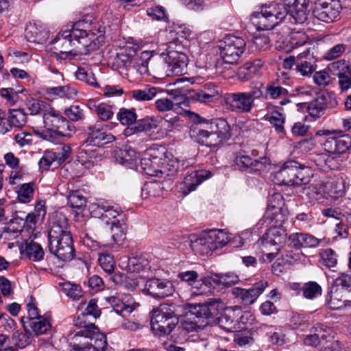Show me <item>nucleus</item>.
Here are the masks:
<instances>
[{
    "label": "nucleus",
    "instance_id": "6e6552de",
    "mask_svg": "<svg viewBox=\"0 0 351 351\" xmlns=\"http://www.w3.org/2000/svg\"><path fill=\"white\" fill-rule=\"evenodd\" d=\"M220 56L226 64H237L245 47V41L241 37L228 35L220 42Z\"/></svg>",
    "mask_w": 351,
    "mask_h": 351
},
{
    "label": "nucleus",
    "instance_id": "b1692460",
    "mask_svg": "<svg viewBox=\"0 0 351 351\" xmlns=\"http://www.w3.org/2000/svg\"><path fill=\"white\" fill-rule=\"evenodd\" d=\"M101 310L97 306V300L93 298L88 302L84 312H82L73 319L74 325L81 329H88L90 325H95L93 323L87 322L86 319L88 316H92L94 319L99 317Z\"/></svg>",
    "mask_w": 351,
    "mask_h": 351
},
{
    "label": "nucleus",
    "instance_id": "4d7b16f0",
    "mask_svg": "<svg viewBox=\"0 0 351 351\" xmlns=\"http://www.w3.org/2000/svg\"><path fill=\"white\" fill-rule=\"evenodd\" d=\"M46 93L49 95H53L68 99L74 98L77 94V91L69 85L47 88Z\"/></svg>",
    "mask_w": 351,
    "mask_h": 351
},
{
    "label": "nucleus",
    "instance_id": "de8ad7c7",
    "mask_svg": "<svg viewBox=\"0 0 351 351\" xmlns=\"http://www.w3.org/2000/svg\"><path fill=\"white\" fill-rule=\"evenodd\" d=\"M98 208L102 210L101 217L109 220L114 219L117 217H123V212L118 205H111L108 202H100Z\"/></svg>",
    "mask_w": 351,
    "mask_h": 351
},
{
    "label": "nucleus",
    "instance_id": "473e14b6",
    "mask_svg": "<svg viewBox=\"0 0 351 351\" xmlns=\"http://www.w3.org/2000/svg\"><path fill=\"white\" fill-rule=\"evenodd\" d=\"M149 157H138V168L150 176L161 178L160 170V158L157 156L148 155Z\"/></svg>",
    "mask_w": 351,
    "mask_h": 351
},
{
    "label": "nucleus",
    "instance_id": "8fccbe9b",
    "mask_svg": "<svg viewBox=\"0 0 351 351\" xmlns=\"http://www.w3.org/2000/svg\"><path fill=\"white\" fill-rule=\"evenodd\" d=\"M47 32L38 29L35 23L30 24L25 29V37L29 42L42 43L47 39Z\"/></svg>",
    "mask_w": 351,
    "mask_h": 351
},
{
    "label": "nucleus",
    "instance_id": "bb28decb",
    "mask_svg": "<svg viewBox=\"0 0 351 351\" xmlns=\"http://www.w3.org/2000/svg\"><path fill=\"white\" fill-rule=\"evenodd\" d=\"M21 322L26 332L37 336L46 333L51 327L50 321L46 315L29 321H25V318L23 317Z\"/></svg>",
    "mask_w": 351,
    "mask_h": 351
},
{
    "label": "nucleus",
    "instance_id": "393cba45",
    "mask_svg": "<svg viewBox=\"0 0 351 351\" xmlns=\"http://www.w3.org/2000/svg\"><path fill=\"white\" fill-rule=\"evenodd\" d=\"M219 96L218 87L213 83L204 84L200 89L190 93L191 99L202 103H210L217 100Z\"/></svg>",
    "mask_w": 351,
    "mask_h": 351
},
{
    "label": "nucleus",
    "instance_id": "c756f323",
    "mask_svg": "<svg viewBox=\"0 0 351 351\" xmlns=\"http://www.w3.org/2000/svg\"><path fill=\"white\" fill-rule=\"evenodd\" d=\"M75 38H73V29L60 31L51 41L50 44L55 45L54 48L60 51L75 49Z\"/></svg>",
    "mask_w": 351,
    "mask_h": 351
},
{
    "label": "nucleus",
    "instance_id": "4c0bfd02",
    "mask_svg": "<svg viewBox=\"0 0 351 351\" xmlns=\"http://www.w3.org/2000/svg\"><path fill=\"white\" fill-rule=\"evenodd\" d=\"M138 277L136 274L128 273L123 275L121 273H114L112 277V280L115 285H119L128 291H133L139 285Z\"/></svg>",
    "mask_w": 351,
    "mask_h": 351
},
{
    "label": "nucleus",
    "instance_id": "3c124183",
    "mask_svg": "<svg viewBox=\"0 0 351 351\" xmlns=\"http://www.w3.org/2000/svg\"><path fill=\"white\" fill-rule=\"evenodd\" d=\"M8 121L10 127L22 128L27 122V114L24 109H10Z\"/></svg>",
    "mask_w": 351,
    "mask_h": 351
},
{
    "label": "nucleus",
    "instance_id": "6e6d98bb",
    "mask_svg": "<svg viewBox=\"0 0 351 351\" xmlns=\"http://www.w3.org/2000/svg\"><path fill=\"white\" fill-rule=\"evenodd\" d=\"M62 292L73 300H79L84 295V291L80 285L65 282L62 285Z\"/></svg>",
    "mask_w": 351,
    "mask_h": 351
},
{
    "label": "nucleus",
    "instance_id": "49530a36",
    "mask_svg": "<svg viewBox=\"0 0 351 351\" xmlns=\"http://www.w3.org/2000/svg\"><path fill=\"white\" fill-rule=\"evenodd\" d=\"M313 176L311 168L299 163V167H296L295 178H294L293 186H301L308 184Z\"/></svg>",
    "mask_w": 351,
    "mask_h": 351
},
{
    "label": "nucleus",
    "instance_id": "ddd939ff",
    "mask_svg": "<svg viewBox=\"0 0 351 351\" xmlns=\"http://www.w3.org/2000/svg\"><path fill=\"white\" fill-rule=\"evenodd\" d=\"M224 304L219 300L216 299H210L209 302L205 304H195L191 307L190 312L197 318L207 320L206 323H211L215 317L219 315L220 311L223 309Z\"/></svg>",
    "mask_w": 351,
    "mask_h": 351
},
{
    "label": "nucleus",
    "instance_id": "5fc2aeb1",
    "mask_svg": "<svg viewBox=\"0 0 351 351\" xmlns=\"http://www.w3.org/2000/svg\"><path fill=\"white\" fill-rule=\"evenodd\" d=\"M80 239L82 245L93 252L100 253L107 247L94 239L86 230L81 232Z\"/></svg>",
    "mask_w": 351,
    "mask_h": 351
},
{
    "label": "nucleus",
    "instance_id": "0e129e2a",
    "mask_svg": "<svg viewBox=\"0 0 351 351\" xmlns=\"http://www.w3.org/2000/svg\"><path fill=\"white\" fill-rule=\"evenodd\" d=\"M34 183H25L19 186L17 190L18 199L22 203H29L34 196Z\"/></svg>",
    "mask_w": 351,
    "mask_h": 351
},
{
    "label": "nucleus",
    "instance_id": "e2e57ef3",
    "mask_svg": "<svg viewBox=\"0 0 351 351\" xmlns=\"http://www.w3.org/2000/svg\"><path fill=\"white\" fill-rule=\"evenodd\" d=\"M319 256V263L328 268L335 267L337 264V255L330 248L321 250Z\"/></svg>",
    "mask_w": 351,
    "mask_h": 351
},
{
    "label": "nucleus",
    "instance_id": "774afa93",
    "mask_svg": "<svg viewBox=\"0 0 351 351\" xmlns=\"http://www.w3.org/2000/svg\"><path fill=\"white\" fill-rule=\"evenodd\" d=\"M68 205L71 208L81 210L86 204V198L79 191L72 192L67 198Z\"/></svg>",
    "mask_w": 351,
    "mask_h": 351
},
{
    "label": "nucleus",
    "instance_id": "2eb2a0df",
    "mask_svg": "<svg viewBox=\"0 0 351 351\" xmlns=\"http://www.w3.org/2000/svg\"><path fill=\"white\" fill-rule=\"evenodd\" d=\"M165 62L167 66V75H182L187 71L188 57L182 52L167 50Z\"/></svg>",
    "mask_w": 351,
    "mask_h": 351
},
{
    "label": "nucleus",
    "instance_id": "09e8293b",
    "mask_svg": "<svg viewBox=\"0 0 351 351\" xmlns=\"http://www.w3.org/2000/svg\"><path fill=\"white\" fill-rule=\"evenodd\" d=\"M163 189V185L160 182H149L144 184L141 195L143 198L158 197L162 195Z\"/></svg>",
    "mask_w": 351,
    "mask_h": 351
},
{
    "label": "nucleus",
    "instance_id": "58836bf2",
    "mask_svg": "<svg viewBox=\"0 0 351 351\" xmlns=\"http://www.w3.org/2000/svg\"><path fill=\"white\" fill-rule=\"evenodd\" d=\"M88 107L97 114L99 119L103 121L110 120L113 117L112 106L104 103L98 102L93 99H90L87 103Z\"/></svg>",
    "mask_w": 351,
    "mask_h": 351
},
{
    "label": "nucleus",
    "instance_id": "412c9836",
    "mask_svg": "<svg viewBox=\"0 0 351 351\" xmlns=\"http://www.w3.org/2000/svg\"><path fill=\"white\" fill-rule=\"evenodd\" d=\"M211 176L212 173L210 171L206 170L195 171L191 174L186 175L180 184L181 192L184 195H187Z\"/></svg>",
    "mask_w": 351,
    "mask_h": 351
},
{
    "label": "nucleus",
    "instance_id": "bf43d9fd",
    "mask_svg": "<svg viewBox=\"0 0 351 351\" xmlns=\"http://www.w3.org/2000/svg\"><path fill=\"white\" fill-rule=\"evenodd\" d=\"M157 93L158 89L154 86L131 91L132 97L138 101L152 100L156 96Z\"/></svg>",
    "mask_w": 351,
    "mask_h": 351
},
{
    "label": "nucleus",
    "instance_id": "9b49d317",
    "mask_svg": "<svg viewBox=\"0 0 351 351\" xmlns=\"http://www.w3.org/2000/svg\"><path fill=\"white\" fill-rule=\"evenodd\" d=\"M104 300L114 312L123 317L130 315L139 306L129 293H117L104 298Z\"/></svg>",
    "mask_w": 351,
    "mask_h": 351
},
{
    "label": "nucleus",
    "instance_id": "f8f14e48",
    "mask_svg": "<svg viewBox=\"0 0 351 351\" xmlns=\"http://www.w3.org/2000/svg\"><path fill=\"white\" fill-rule=\"evenodd\" d=\"M258 155H237L234 160V169L248 172L262 171L270 164V159L264 155L258 157Z\"/></svg>",
    "mask_w": 351,
    "mask_h": 351
},
{
    "label": "nucleus",
    "instance_id": "f03ea898",
    "mask_svg": "<svg viewBox=\"0 0 351 351\" xmlns=\"http://www.w3.org/2000/svg\"><path fill=\"white\" fill-rule=\"evenodd\" d=\"M49 252L62 261H71L75 254L73 239L68 229V220L62 213H53L49 220Z\"/></svg>",
    "mask_w": 351,
    "mask_h": 351
},
{
    "label": "nucleus",
    "instance_id": "cd10ccee",
    "mask_svg": "<svg viewBox=\"0 0 351 351\" xmlns=\"http://www.w3.org/2000/svg\"><path fill=\"white\" fill-rule=\"evenodd\" d=\"M271 36L273 38H276V48L287 51L290 50L291 48H297L304 45L308 40L307 36L304 34L300 32L291 34L288 40L283 37H280L278 39V36L274 33H271Z\"/></svg>",
    "mask_w": 351,
    "mask_h": 351
},
{
    "label": "nucleus",
    "instance_id": "864d4df0",
    "mask_svg": "<svg viewBox=\"0 0 351 351\" xmlns=\"http://www.w3.org/2000/svg\"><path fill=\"white\" fill-rule=\"evenodd\" d=\"M207 231L215 246V250L222 248L229 242V237L223 230L212 229Z\"/></svg>",
    "mask_w": 351,
    "mask_h": 351
},
{
    "label": "nucleus",
    "instance_id": "c85d7f7f",
    "mask_svg": "<svg viewBox=\"0 0 351 351\" xmlns=\"http://www.w3.org/2000/svg\"><path fill=\"white\" fill-rule=\"evenodd\" d=\"M313 59V54H310L309 49L300 53L297 56L296 71L303 76L312 74L317 67Z\"/></svg>",
    "mask_w": 351,
    "mask_h": 351
},
{
    "label": "nucleus",
    "instance_id": "4468645a",
    "mask_svg": "<svg viewBox=\"0 0 351 351\" xmlns=\"http://www.w3.org/2000/svg\"><path fill=\"white\" fill-rule=\"evenodd\" d=\"M223 101L227 110L238 113L250 112L253 108L245 92L226 93Z\"/></svg>",
    "mask_w": 351,
    "mask_h": 351
},
{
    "label": "nucleus",
    "instance_id": "ea45409f",
    "mask_svg": "<svg viewBox=\"0 0 351 351\" xmlns=\"http://www.w3.org/2000/svg\"><path fill=\"white\" fill-rule=\"evenodd\" d=\"M197 141L199 143L210 147L217 148L223 144L224 140L221 139L213 130L208 132L199 130L197 133Z\"/></svg>",
    "mask_w": 351,
    "mask_h": 351
},
{
    "label": "nucleus",
    "instance_id": "0eeeda50",
    "mask_svg": "<svg viewBox=\"0 0 351 351\" xmlns=\"http://www.w3.org/2000/svg\"><path fill=\"white\" fill-rule=\"evenodd\" d=\"M306 106L308 114L315 119L322 117L328 110L338 106L337 99L332 92L322 90L316 93L315 97L309 103H303Z\"/></svg>",
    "mask_w": 351,
    "mask_h": 351
},
{
    "label": "nucleus",
    "instance_id": "69168bd1",
    "mask_svg": "<svg viewBox=\"0 0 351 351\" xmlns=\"http://www.w3.org/2000/svg\"><path fill=\"white\" fill-rule=\"evenodd\" d=\"M114 161L122 166L138 169V158L137 155H114Z\"/></svg>",
    "mask_w": 351,
    "mask_h": 351
},
{
    "label": "nucleus",
    "instance_id": "f3484780",
    "mask_svg": "<svg viewBox=\"0 0 351 351\" xmlns=\"http://www.w3.org/2000/svg\"><path fill=\"white\" fill-rule=\"evenodd\" d=\"M267 286L268 282L267 281L261 280L250 289L234 287L231 292L236 298L241 300L243 304H252L263 293Z\"/></svg>",
    "mask_w": 351,
    "mask_h": 351
},
{
    "label": "nucleus",
    "instance_id": "a18cd8bd",
    "mask_svg": "<svg viewBox=\"0 0 351 351\" xmlns=\"http://www.w3.org/2000/svg\"><path fill=\"white\" fill-rule=\"evenodd\" d=\"M136 53V51L132 47L124 49L117 53L116 63L120 67H123L126 70H130Z\"/></svg>",
    "mask_w": 351,
    "mask_h": 351
},
{
    "label": "nucleus",
    "instance_id": "aec40b11",
    "mask_svg": "<svg viewBox=\"0 0 351 351\" xmlns=\"http://www.w3.org/2000/svg\"><path fill=\"white\" fill-rule=\"evenodd\" d=\"M146 289L154 298H164L173 294L174 289L169 280L152 278L147 281Z\"/></svg>",
    "mask_w": 351,
    "mask_h": 351
},
{
    "label": "nucleus",
    "instance_id": "f704fd0d",
    "mask_svg": "<svg viewBox=\"0 0 351 351\" xmlns=\"http://www.w3.org/2000/svg\"><path fill=\"white\" fill-rule=\"evenodd\" d=\"M284 204V198L282 194L280 193H274L269 197L267 207L263 217L271 219L277 218V215H283L281 211Z\"/></svg>",
    "mask_w": 351,
    "mask_h": 351
},
{
    "label": "nucleus",
    "instance_id": "37998d69",
    "mask_svg": "<svg viewBox=\"0 0 351 351\" xmlns=\"http://www.w3.org/2000/svg\"><path fill=\"white\" fill-rule=\"evenodd\" d=\"M210 128L225 141L232 136L230 125L225 119L219 118L213 120Z\"/></svg>",
    "mask_w": 351,
    "mask_h": 351
},
{
    "label": "nucleus",
    "instance_id": "052dcab7",
    "mask_svg": "<svg viewBox=\"0 0 351 351\" xmlns=\"http://www.w3.org/2000/svg\"><path fill=\"white\" fill-rule=\"evenodd\" d=\"M266 91L267 95L272 99H276L289 95V91L282 86L280 80L268 84Z\"/></svg>",
    "mask_w": 351,
    "mask_h": 351
},
{
    "label": "nucleus",
    "instance_id": "c9c22d12",
    "mask_svg": "<svg viewBox=\"0 0 351 351\" xmlns=\"http://www.w3.org/2000/svg\"><path fill=\"white\" fill-rule=\"evenodd\" d=\"M21 253L23 256L34 262L43 260L45 254L41 245L34 241H27L21 247Z\"/></svg>",
    "mask_w": 351,
    "mask_h": 351
},
{
    "label": "nucleus",
    "instance_id": "423d86ee",
    "mask_svg": "<svg viewBox=\"0 0 351 351\" xmlns=\"http://www.w3.org/2000/svg\"><path fill=\"white\" fill-rule=\"evenodd\" d=\"M43 127L58 136L70 137L75 132V126L51 106L43 116Z\"/></svg>",
    "mask_w": 351,
    "mask_h": 351
},
{
    "label": "nucleus",
    "instance_id": "9d476101",
    "mask_svg": "<svg viewBox=\"0 0 351 351\" xmlns=\"http://www.w3.org/2000/svg\"><path fill=\"white\" fill-rule=\"evenodd\" d=\"M75 49L77 53L88 54L98 49L104 43V38L85 32L73 30Z\"/></svg>",
    "mask_w": 351,
    "mask_h": 351
},
{
    "label": "nucleus",
    "instance_id": "a19ab883",
    "mask_svg": "<svg viewBox=\"0 0 351 351\" xmlns=\"http://www.w3.org/2000/svg\"><path fill=\"white\" fill-rule=\"evenodd\" d=\"M68 156L60 155L58 157L57 155H43L38 162L40 171H48L58 168L67 159Z\"/></svg>",
    "mask_w": 351,
    "mask_h": 351
},
{
    "label": "nucleus",
    "instance_id": "2f4dec72",
    "mask_svg": "<svg viewBox=\"0 0 351 351\" xmlns=\"http://www.w3.org/2000/svg\"><path fill=\"white\" fill-rule=\"evenodd\" d=\"M127 268L128 272L136 274L138 277L147 278L149 277L151 266L147 259L132 257L128 259Z\"/></svg>",
    "mask_w": 351,
    "mask_h": 351
},
{
    "label": "nucleus",
    "instance_id": "dca6fc26",
    "mask_svg": "<svg viewBox=\"0 0 351 351\" xmlns=\"http://www.w3.org/2000/svg\"><path fill=\"white\" fill-rule=\"evenodd\" d=\"M240 313L238 311V315H237V311L234 309L232 308H226L223 313L220 311L219 315L216 316L211 323H215L219 328L226 332H236L240 329V327L238 326L239 322L244 323V315L240 316V321L239 322L238 317Z\"/></svg>",
    "mask_w": 351,
    "mask_h": 351
},
{
    "label": "nucleus",
    "instance_id": "7ed1b4c3",
    "mask_svg": "<svg viewBox=\"0 0 351 351\" xmlns=\"http://www.w3.org/2000/svg\"><path fill=\"white\" fill-rule=\"evenodd\" d=\"M179 319L174 307L168 304H161L150 312L151 329L154 335L165 337L171 333Z\"/></svg>",
    "mask_w": 351,
    "mask_h": 351
},
{
    "label": "nucleus",
    "instance_id": "20e7f679",
    "mask_svg": "<svg viewBox=\"0 0 351 351\" xmlns=\"http://www.w3.org/2000/svg\"><path fill=\"white\" fill-rule=\"evenodd\" d=\"M285 221L283 215H277V218L266 219L263 217L259 220L256 227L254 228L258 230L262 228H267V230L262 237L259 239L261 245L264 249L269 250L268 247L271 246H280L279 244L285 237V230L282 228ZM265 253V251H263Z\"/></svg>",
    "mask_w": 351,
    "mask_h": 351
},
{
    "label": "nucleus",
    "instance_id": "1a4fd4ad",
    "mask_svg": "<svg viewBox=\"0 0 351 351\" xmlns=\"http://www.w3.org/2000/svg\"><path fill=\"white\" fill-rule=\"evenodd\" d=\"M341 10L342 5L339 0H317L313 14L317 19L330 23L340 19Z\"/></svg>",
    "mask_w": 351,
    "mask_h": 351
},
{
    "label": "nucleus",
    "instance_id": "6ab92c4d",
    "mask_svg": "<svg viewBox=\"0 0 351 351\" xmlns=\"http://www.w3.org/2000/svg\"><path fill=\"white\" fill-rule=\"evenodd\" d=\"M160 158V170L161 171V178L163 175L173 176L180 171H182L191 165L187 160H180L175 157L174 155H162Z\"/></svg>",
    "mask_w": 351,
    "mask_h": 351
},
{
    "label": "nucleus",
    "instance_id": "5701e85b",
    "mask_svg": "<svg viewBox=\"0 0 351 351\" xmlns=\"http://www.w3.org/2000/svg\"><path fill=\"white\" fill-rule=\"evenodd\" d=\"M296 167H299V162L295 160L285 162L275 173V178L278 183L293 186L294 178H295Z\"/></svg>",
    "mask_w": 351,
    "mask_h": 351
},
{
    "label": "nucleus",
    "instance_id": "13d9d810",
    "mask_svg": "<svg viewBox=\"0 0 351 351\" xmlns=\"http://www.w3.org/2000/svg\"><path fill=\"white\" fill-rule=\"evenodd\" d=\"M322 293V287L315 281H309L303 284L302 296L307 300H314Z\"/></svg>",
    "mask_w": 351,
    "mask_h": 351
},
{
    "label": "nucleus",
    "instance_id": "e433bc0d",
    "mask_svg": "<svg viewBox=\"0 0 351 351\" xmlns=\"http://www.w3.org/2000/svg\"><path fill=\"white\" fill-rule=\"evenodd\" d=\"M261 66L262 62L261 60L245 62L238 69V79L241 82L250 80L258 73Z\"/></svg>",
    "mask_w": 351,
    "mask_h": 351
},
{
    "label": "nucleus",
    "instance_id": "a211bd4d",
    "mask_svg": "<svg viewBox=\"0 0 351 351\" xmlns=\"http://www.w3.org/2000/svg\"><path fill=\"white\" fill-rule=\"evenodd\" d=\"M347 180V177L330 178L321 185L320 193H324V197L326 199L331 198L336 200L344 195Z\"/></svg>",
    "mask_w": 351,
    "mask_h": 351
},
{
    "label": "nucleus",
    "instance_id": "338daca9",
    "mask_svg": "<svg viewBox=\"0 0 351 351\" xmlns=\"http://www.w3.org/2000/svg\"><path fill=\"white\" fill-rule=\"evenodd\" d=\"M98 261L101 268L106 273L109 274L114 273L115 262L112 255L101 252L99 253Z\"/></svg>",
    "mask_w": 351,
    "mask_h": 351
},
{
    "label": "nucleus",
    "instance_id": "39448f33",
    "mask_svg": "<svg viewBox=\"0 0 351 351\" xmlns=\"http://www.w3.org/2000/svg\"><path fill=\"white\" fill-rule=\"evenodd\" d=\"M84 337V341L79 343H73L74 351H106L107 339L106 335L99 332L95 325H90L88 329H80L75 337Z\"/></svg>",
    "mask_w": 351,
    "mask_h": 351
},
{
    "label": "nucleus",
    "instance_id": "4be33fe9",
    "mask_svg": "<svg viewBox=\"0 0 351 351\" xmlns=\"http://www.w3.org/2000/svg\"><path fill=\"white\" fill-rule=\"evenodd\" d=\"M161 121L162 119L151 116L136 119L134 125L128 127L124 130V134L128 136L134 134L151 131L152 130L156 129Z\"/></svg>",
    "mask_w": 351,
    "mask_h": 351
},
{
    "label": "nucleus",
    "instance_id": "680f3d73",
    "mask_svg": "<svg viewBox=\"0 0 351 351\" xmlns=\"http://www.w3.org/2000/svg\"><path fill=\"white\" fill-rule=\"evenodd\" d=\"M117 117L122 125H128V127L134 125L137 119L134 108L127 109L122 108L119 110Z\"/></svg>",
    "mask_w": 351,
    "mask_h": 351
},
{
    "label": "nucleus",
    "instance_id": "7c9ffc66",
    "mask_svg": "<svg viewBox=\"0 0 351 351\" xmlns=\"http://www.w3.org/2000/svg\"><path fill=\"white\" fill-rule=\"evenodd\" d=\"M88 131L90 136L84 143L85 147L92 145L100 147L115 140V137L112 134L101 132L100 129L97 128L95 125L88 127Z\"/></svg>",
    "mask_w": 351,
    "mask_h": 351
},
{
    "label": "nucleus",
    "instance_id": "79ce46f5",
    "mask_svg": "<svg viewBox=\"0 0 351 351\" xmlns=\"http://www.w3.org/2000/svg\"><path fill=\"white\" fill-rule=\"evenodd\" d=\"M317 166L326 170H337L343 161L342 155H318Z\"/></svg>",
    "mask_w": 351,
    "mask_h": 351
},
{
    "label": "nucleus",
    "instance_id": "72a5a7b5",
    "mask_svg": "<svg viewBox=\"0 0 351 351\" xmlns=\"http://www.w3.org/2000/svg\"><path fill=\"white\" fill-rule=\"evenodd\" d=\"M192 250L200 255H207L215 251V246L210 240L208 231L202 232L199 236L191 243Z\"/></svg>",
    "mask_w": 351,
    "mask_h": 351
},
{
    "label": "nucleus",
    "instance_id": "a878e982",
    "mask_svg": "<svg viewBox=\"0 0 351 351\" xmlns=\"http://www.w3.org/2000/svg\"><path fill=\"white\" fill-rule=\"evenodd\" d=\"M289 245L299 250L303 247H315L319 240L312 234L304 232H293L288 237Z\"/></svg>",
    "mask_w": 351,
    "mask_h": 351
},
{
    "label": "nucleus",
    "instance_id": "c03bdc74",
    "mask_svg": "<svg viewBox=\"0 0 351 351\" xmlns=\"http://www.w3.org/2000/svg\"><path fill=\"white\" fill-rule=\"evenodd\" d=\"M151 58L152 53L149 51H144L140 55L136 54L132 69H136L141 75L148 73V63Z\"/></svg>",
    "mask_w": 351,
    "mask_h": 351
},
{
    "label": "nucleus",
    "instance_id": "603ef678",
    "mask_svg": "<svg viewBox=\"0 0 351 351\" xmlns=\"http://www.w3.org/2000/svg\"><path fill=\"white\" fill-rule=\"evenodd\" d=\"M25 105L32 115L43 114L47 112L51 107L47 102L36 99L31 98L26 101Z\"/></svg>",
    "mask_w": 351,
    "mask_h": 351
},
{
    "label": "nucleus",
    "instance_id": "f257e3e1",
    "mask_svg": "<svg viewBox=\"0 0 351 351\" xmlns=\"http://www.w3.org/2000/svg\"><path fill=\"white\" fill-rule=\"evenodd\" d=\"M308 2L309 0H283L282 3L263 5L261 12L254 15L259 19V27L264 29L274 28L287 15L295 23H303L307 19Z\"/></svg>",
    "mask_w": 351,
    "mask_h": 351
}]
</instances>
